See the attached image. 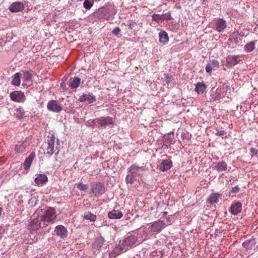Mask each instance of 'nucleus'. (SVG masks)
<instances>
[{"instance_id": "f257e3e1", "label": "nucleus", "mask_w": 258, "mask_h": 258, "mask_svg": "<svg viewBox=\"0 0 258 258\" xmlns=\"http://www.w3.org/2000/svg\"><path fill=\"white\" fill-rule=\"evenodd\" d=\"M47 224L41 219L40 216L34 218L29 222L28 229L30 232L31 234L29 236L30 239H27V243L32 244L38 240V237L36 235H33V232H39L43 228H46Z\"/></svg>"}, {"instance_id": "f03ea898", "label": "nucleus", "mask_w": 258, "mask_h": 258, "mask_svg": "<svg viewBox=\"0 0 258 258\" xmlns=\"http://www.w3.org/2000/svg\"><path fill=\"white\" fill-rule=\"evenodd\" d=\"M146 232L144 229H140L132 233H128L127 236L124 238L122 242L123 247H132L137 243H140L146 239Z\"/></svg>"}, {"instance_id": "7ed1b4c3", "label": "nucleus", "mask_w": 258, "mask_h": 258, "mask_svg": "<svg viewBox=\"0 0 258 258\" xmlns=\"http://www.w3.org/2000/svg\"><path fill=\"white\" fill-rule=\"evenodd\" d=\"M127 174L125 180L127 184H132L137 180V177L143 176L146 171L144 166H139L136 164H132L127 169Z\"/></svg>"}, {"instance_id": "20e7f679", "label": "nucleus", "mask_w": 258, "mask_h": 258, "mask_svg": "<svg viewBox=\"0 0 258 258\" xmlns=\"http://www.w3.org/2000/svg\"><path fill=\"white\" fill-rule=\"evenodd\" d=\"M57 215L55 210L53 208L49 207L45 210L43 214L40 216L41 219L45 223H53L56 218Z\"/></svg>"}, {"instance_id": "39448f33", "label": "nucleus", "mask_w": 258, "mask_h": 258, "mask_svg": "<svg viewBox=\"0 0 258 258\" xmlns=\"http://www.w3.org/2000/svg\"><path fill=\"white\" fill-rule=\"evenodd\" d=\"M55 137L54 134H51L47 136L46 143L47 147L46 149V157H51L54 153V143Z\"/></svg>"}, {"instance_id": "423d86ee", "label": "nucleus", "mask_w": 258, "mask_h": 258, "mask_svg": "<svg viewBox=\"0 0 258 258\" xmlns=\"http://www.w3.org/2000/svg\"><path fill=\"white\" fill-rule=\"evenodd\" d=\"M92 194L96 197H99L103 194L105 191V187L103 184L100 182H95L91 184Z\"/></svg>"}, {"instance_id": "0eeeda50", "label": "nucleus", "mask_w": 258, "mask_h": 258, "mask_svg": "<svg viewBox=\"0 0 258 258\" xmlns=\"http://www.w3.org/2000/svg\"><path fill=\"white\" fill-rule=\"evenodd\" d=\"M241 57L239 55H228L226 57L225 65L228 68H231L240 62L241 60Z\"/></svg>"}, {"instance_id": "6e6552de", "label": "nucleus", "mask_w": 258, "mask_h": 258, "mask_svg": "<svg viewBox=\"0 0 258 258\" xmlns=\"http://www.w3.org/2000/svg\"><path fill=\"white\" fill-rule=\"evenodd\" d=\"M12 101L16 102L23 103L26 100V97L23 92L21 91H15L10 94Z\"/></svg>"}, {"instance_id": "1a4fd4ad", "label": "nucleus", "mask_w": 258, "mask_h": 258, "mask_svg": "<svg viewBox=\"0 0 258 258\" xmlns=\"http://www.w3.org/2000/svg\"><path fill=\"white\" fill-rule=\"evenodd\" d=\"M113 124V118L110 116L98 117V128H105L107 126L112 125Z\"/></svg>"}, {"instance_id": "9d476101", "label": "nucleus", "mask_w": 258, "mask_h": 258, "mask_svg": "<svg viewBox=\"0 0 258 258\" xmlns=\"http://www.w3.org/2000/svg\"><path fill=\"white\" fill-rule=\"evenodd\" d=\"M151 17L152 20L157 23L162 22L165 20H173V18L171 16V13L169 12L165 13L162 15L154 14L151 16Z\"/></svg>"}, {"instance_id": "9b49d317", "label": "nucleus", "mask_w": 258, "mask_h": 258, "mask_svg": "<svg viewBox=\"0 0 258 258\" xmlns=\"http://www.w3.org/2000/svg\"><path fill=\"white\" fill-rule=\"evenodd\" d=\"M165 222L162 220H157L152 223L150 227V230L152 232H160L163 229L166 227Z\"/></svg>"}, {"instance_id": "f8f14e48", "label": "nucleus", "mask_w": 258, "mask_h": 258, "mask_svg": "<svg viewBox=\"0 0 258 258\" xmlns=\"http://www.w3.org/2000/svg\"><path fill=\"white\" fill-rule=\"evenodd\" d=\"M108 14V10L106 7H101L92 13V16L96 20H101L105 18Z\"/></svg>"}, {"instance_id": "ddd939ff", "label": "nucleus", "mask_w": 258, "mask_h": 258, "mask_svg": "<svg viewBox=\"0 0 258 258\" xmlns=\"http://www.w3.org/2000/svg\"><path fill=\"white\" fill-rule=\"evenodd\" d=\"M29 146V141L27 138L24 140L18 142L15 146L14 150L16 153H20L24 152L26 148Z\"/></svg>"}, {"instance_id": "4468645a", "label": "nucleus", "mask_w": 258, "mask_h": 258, "mask_svg": "<svg viewBox=\"0 0 258 258\" xmlns=\"http://www.w3.org/2000/svg\"><path fill=\"white\" fill-rule=\"evenodd\" d=\"M214 29L218 32H222L227 27L226 20L219 18L215 20Z\"/></svg>"}, {"instance_id": "2eb2a0df", "label": "nucleus", "mask_w": 258, "mask_h": 258, "mask_svg": "<svg viewBox=\"0 0 258 258\" xmlns=\"http://www.w3.org/2000/svg\"><path fill=\"white\" fill-rule=\"evenodd\" d=\"M78 100L81 102L87 101L88 103L92 104L96 101V98L92 93H88L80 96Z\"/></svg>"}, {"instance_id": "dca6fc26", "label": "nucleus", "mask_w": 258, "mask_h": 258, "mask_svg": "<svg viewBox=\"0 0 258 258\" xmlns=\"http://www.w3.org/2000/svg\"><path fill=\"white\" fill-rule=\"evenodd\" d=\"M47 108L49 111L55 113H59L62 109V107L54 100H51L48 102Z\"/></svg>"}, {"instance_id": "f3484780", "label": "nucleus", "mask_w": 258, "mask_h": 258, "mask_svg": "<svg viewBox=\"0 0 258 258\" xmlns=\"http://www.w3.org/2000/svg\"><path fill=\"white\" fill-rule=\"evenodd\" d=\"M242 208V204L239 202H236L231 205L229 211L233 215H237L241 212Z\"/></svg>"}, {"instance_id": "a211bd4d", "label": "nucleus", "mask_w": 258, "mask_h": 258, "mask_svg": "<svg viewBox=\"0 0 258 258\" xmlns=\"http://www.w3.org/2000/svg\"><path fill=\"white\" fill-rule=\"evenodd\" d=\"M54 232L56 235L60 238L64 239L67 237L68 230L63 225H59L55 227Z\"/></svg>"}, {"instance_id": "6ab92c4d", "label": "nucleus", "mask_w": 258, "mask_h": 258, "mask_svg": "<svg viewBox=\"0 0 258 258\" xmlns=\"http://www.w3.org/2000/svg\"><path fill=\"white\" fill-rule=\"evenodd\" d=\"M24 8L25 6L23 2H17L12 3L9 7V10L11 12L16 13L22 11Z\"/></svg>"}, {"instance_id": "aec40b11", "label": "nucleus", "mask_w": 258, "mask_h": 258, "mask_svg": "<svg viewBox=\"0 0 258 258\" xmlns=\"http://www.w3.org/2000/svg\"><path fill=\"white\" fill-rule=\"evenodd\" d=\"M219 67V62L217 60H211L206 66L205 69L207 73H211L212 70H216Z\"/></svg>"}, {"instance_id": "412c9836", "label": "nucleus", "mask_w": 258, "mask_h": 258, "mask_svg": "<svg viewBox=\"0 0 258 258\" xmlns=\"http://www.w3.org/2000/svg\"><path fill=\"white\" fill-rule=\"evenodd\" d=\"M35 153L34 152H32L28 157L26 158L23 163L24 168L25 170H28L30 169L32 161L35 158Z\"/></svg>"}, {"instance_id": "4be33fe9", "label": "nucleus", "mask_w": 258, "mask_h": 258, "mask_svg": "<svg viewBox=\"0 0 258 258\" xmlns=\"http://www.w3.org/2000/svg\"><path fill=\"white\" fill-rule=\"evenodd\" d=\"M104 238L102 236L100 235L96 237L92 244L93 248L98 251L99 250L100 248L104 245Z\"/></svg>"}, {"instance_id": "5701e85b", "label": "nucleus", "mask_w": 258, "mask_h": 258, "mask_svg": "<svg viewBox=\"0 0 258 258\" xmlns=\"http://www.w3.org/2000/svg\"><path fill=\"white\" fill-rule=\"evenodd\" d=\"M207 86L203 82H198L195 85V92L199 95L206 92Z\"/></svg>"}, {"instance_id": "b1692460", "label": "nucleus", "mask_w": 258, "mask_h": 258, "mask_svg": "<svg viewBox=\"0 0 258 258\" xmlns=\"http://www.w3.org/2000/svg\"><path fill=\"white\" fill-rule=\"evenodd\" d=\"M214 164L215 165L214 167H213V169L216 170L218 172L226 171L227 169V164L225 161L223 160Z\"/></svg>"}, {"instance_id": "393cba45", "label": "nucleus", "mask_w": 258, "mask_h": 258, "mask_svg": "<svg viewBox=\"0 0 258 258\" xmlns=\"http://www.w3.org/2000/svg\"><path fill=\"white\" fill-rule=\"evenodd\" d=\"M172 166V162L170 160H163L159 166V169L162 172H165L170 169Z\"/></svg>"}, {"instance_id": "a878e982", "label": "nucleus", "mask_w": 258, "mask_h": 258, "mask_svg": "<svg viewBox=\"0 0 258 258\" xmlns=\"http://www.w3.org/2000/svg\"><path fill=\"white\" fill-rule=\"evenodd\" d=\"M34 181L37 186H41L47 182L48 177L44 174H39L37 175Z\"/></svg>"}, {"instance_id": "bb28decb", "label": "nucleus", "mask_w": 258, "mask_h": 258, "mask_svg": "<svg viewBox=\"0 0 258 258\" xmlns=\"http://www.w3.org/2000/svg\"><path fill=\"white\" fill-rule=\"evenodd\" d=\"M123 216L122 212L118 210H113L108 213V217L111 219H120Z\"/></svg>"}, {"instance_id": "cd10ccee", "label": "nucleus", "mask_w": 258, "mask_h": 258, "mask_svg": "<svg viewBox=\"0 0 258 258\" xmlns=\"http://www.w3.org/2000/svg\"><path fill=\"white\" fill-rule=\"evenodd\" d=\"M174 143V136L173 132H170L167 137H166L164 141L163 145L167 148L170 147V145Z\"/></svg>"}, {"instance_id": "c85d7f7f", "label": "nucleus", "mask_w": 258, "mask_h": 258, "mask_svg": "<svg viewBox=\"0 0 258 258\" xmlns=\"http://www.w3.org/2000/svg\"><path fill=\"white\" fill-rule=\"evenodd\" d=\"M69 86L72 89H77L78 88L80 84H81V79L78 77H75L74 78H71L69 81Z\"/></svg>"}, {"instance_id": "c756f323", "label": "nucleus", "mask_w": 258, "mask_h": 258, "mask_svg": "<svg viewBox=\"0 0 258 258\" xmlns=\"http://www.w3.org/2000/svg\"><path fill=\"white\" fill-rule=\"evenodd\" d=\"M255 239L254 238H251L244 241L242 244V246L243 247L248 250L251 249L255 246Z\"/></svg>"}, {"instance_id": "7c9ffc66", "label": "nucleus", "mask_w": 258, "mask_h": 258, "mask_svg": "<svg viewBox=\"0 0 258 258\" xmlns=\"http://www.w3.org/2000/svg\"><path fill=\"white\" fill-rule=\"evenodd\" d=\"M159 41L163 45H165L169 41V37L167 33L165 31H161L159 33Z\"/></svg>"}, {"instance_id": "2f4dec72", "label": "nucleus", "mask_w": 258, "mask_h": 258, "mask_svg": "<svg viewBox=\"0 0 258 258\" xmlns=\"http://www.w3.org/2000/svg\"><path fill=\"white\" fill-rule=\"evenodd\" d=\"M23 73V79L24 82H27L30 81L33 76L34 72L32 70H22Z\"/></svg>"}, {"instance_id": "473e14b6", "label": "nucleus", "mask_w": 258, "mask_h": 258, "mask_svg": "<svg viewBox=\"0 0 258 258\" xmlns=\"http://www.w3.org/2000/svg\"><path fill=\"white\" fill-rule=\"evenodd\" d=\"M239 36V34L238 32H235L232 33V34L230 35L228 40V45H230L233 43H234L235 44H238L239 42L238 40Z\"/></svg>"}, {"instance_id": "72a5a7b5", "label": "nucleus", "mask_w": 258, "mask_h": 258, "mask_svg": "<svg viewBox=\"0 0 258 258\" xmlns=\"http://www.w3.org/2000/svg\"><path fill=\"white\" fill-rule=\"evenodd\" d=\"M21 74L20 73H16L12 76V80L11 84L14 86H19L21 84Z\"/></svg>"}, {"instance_id": "f704fd0d", "label": "nucleus", "mask_w": 258, "mask_h": 258, "mask_svg": "<svg viewBox=\"0 0 258 258\" xmlns=\"http://www.w3.org/2000/svg\"><path fill=\"white\" fill-rule=\"evenodd\" d=\"M82 217L84 219L89 220L90 222H95L97 219L96 215L92 214L90 211L85 212Z\"/></svg>"}, {"instance_id": "c9c22d12", "label": "nucleus", "mask_w": 258, "mask_h": 258, "mask_svg": "<svg viewBox=\"0 0 258 258\" xmlns=\"http://www.w3.org/2000/svg\"><path fill=\"white\" fill-rule=\"evenodd\" d=\"M125 249L123 246L122 247L120 245L116 246L111 251V254L113 255L114 256H117L121 254L122 252L125 251Z\"/></svg>"}, {"instance_id": "e433bc0d", "label": "nucleus", "mask_w": 258, "mask_h": 258, "mask_svg": "<svg viewBox=\"0 0 258 258\" xmlns=\"http://www.w3.org/2000/svg\"><path fill=\"white\" fill-rule=\"evenodd\" d=\"M256 41H253L246 43L244 47V50L246 52H250L255 48V42Z\"/></svg>"}, {"instance_id": "4c0bfd02", "label": "nucleus", "mask_w": 258, "mask_h": 258, "mask_svg": "<svg viewBox=\"0 0 258 258\" xmlns=\"http://www.w3.org/2000/svg\"><path fill=\"white\" fill-rule=\"evenodd\" d=\"M98 117L94 119H89L86 122V125L88 127L95 128L96 127H98Z\"/></svg>"}, {"instance_id": "58836bf2", "label": "nucleus", "mask_w": 258, "mask_h": 258, "mask_svg": "<svg viewBox=\"0 0 258 258\" xmlns=\"http://www.w3.org/2000/svg\"><path fill=\"white\" fill-rule=\"evenodd\" d=\"M16 117L18 119H22L24 118L25 112L22 107H19L15 109Z\"/></svg>"}, {"instance_id": "ea45409f", "label": "nucleus", "mask_w": 258, "mask_h": 258, "mask_svg": "<svg viewBox=\"0 0 258 258\" xmlns=\"http://www.w3.org/2000/svg\"><path fill=\"white\" fill-rule=\"evenodd\" d=\"M215 88H212L211 92V96L214 100H218L221 98V94L218 92V89H217L216 91L214 90Z\"/></svg>"}, {"instance_id": "a19ab883", "label": "nucleus", "mask_w": 258, "mask_h": 258, "mask_svg": "<svg viewBox=\"0 0 258 258\" xmlns=\"http://www.w3.org/2000/svg\"><path fill=\"white\" fill-rule=\"evenodd\" d=\"M219 195L218 194H212L210 195L208 201L210 204L217 203L218 201Z\"/></svg>"}, {"instance_id": "79ce46f5", "label": "nucleus", "mask_w": 258, "mask_h": 258, "mask_svg": "<svg viewBox=\"0 0 258 258\" xmlns=\"http://www.w3.org/2000/svg\"><path fill=\"white\" fill-rule=\"evenodd\" d=\"M93 4L89 0H85L83 3V7L86 10H89L93 6Z\"/></svg>"}, {"instance_id": "37998d69", "label": "nucleus", "mask_w": 258, "mask_h": 258, "mask_svg": "<svg viewBox=\"0 0 258 258\" xmlns=\"http://www.w3.org/2000/svg\"><path fill=\"white\" fill-rule=\"evenodd\" d=\"M77 188L80 190L85 191L88 188V185L85 184L79 183L77 184Z\"/></svg>"}, {"instance_id": "c03bdc74", "label": "nucleus", "mask_w": 258, "mask_h": 258, "mask_svg": "<svg viewBox=\"0 0 258 258\" xmlns=\"http://www.w3.org/2000/svg\"><path fill=\"white\" fill-rule=\"evenodd\" d=\"M240 191V188L238 185H236L234 187H232L230 190V193L232 194H236L239 192Z\"/></svg>"}, {"instance_id": "a18cd8bd", "label": "nucleus", "mask_w": 258, "mask_h": 258, "mask_svg": "<svg viewBox=\"0 0 258 258\" xmlns=\"http://www.w3.org/2000/svg\"><path fill=\"white\" fill-rule=\"evenodd\" d=\"M120 29L119 27H116L112 31V34L115 36H118L120 33Z\"/></svg>"}, {"instance_id": "49530a36", "label": "nucleus", "mask_w": 258, "mask_h": 258, "mask_svg": "<svg viewBox=\"0 0 258 258\" xmlns=\"http://www.w3.org/2000/svg\"><path fill=\"white\" fill-rule=\"evenodd\" d=\"M165 75V81L167 85H170L171 84V82L172 81V78L168 76L166 74Z\"/></svg>"}, {"instance_id": "de8ad7c7", "label": "nucleus", "mask_w": 258, "mask_h": 258, "mask_svg": "<svg viewBox=\"0 0 258 258\" xmlns=\"http://www.w3.org/2000/svg\"><path fill=\"white\" fill-rule=\"evenodd\" d=\"M216 132L215 133V134L217 136H222L226 134V132L224 130L219 131L218 130H216Z\"/></svg>"}, {"instance_id": "09e8293b", "label": "nucleus", "mask_w": 258, "mask_h": 258, "mask_svg": "<svg viewBox=\"0 0 258 258\" xmlns=\"http://www.w3.org/2000/svg\"><path fill=\"white\" fill-rule=\"evenodd\" d=\"M250 152L253 155H255L258 158V150L254 148H251Z\"/></svg>"}, {"instance_id": "8fccbe9b", "label": "nucleus", "mask_w": 258, "mask_h": 258, "mask_svg": "<svg viewBox=\"0 0 258 258\" xmlns=\"http://www.w3.org/2000/svg\"><path fill=\"white\" fill-rule=\"evenodd\" d=\"M126 26L128 27V29L132 30L133 29V25L131 23H129L126 25Z\"/></svg>"}, {"instance_id": "3c124183", "label": "nucleus", "mask_w": 258, "mask_h": 258, "mask_svg": "<svg viewBox=\"0 0 258 258\" xmlns=\"http://www.w3.org/2000/svg\"><path fill=\"white\" fill-rule=\"evenodd\" d=\"M167 214V212H163L162 213V217H163L165 216Z\"/></svg>"}, {"instance_id": "603ef678", "label": "nucleus", "mask_w": 258, "mask_h": 258, "mask_svg": "<svg viewBox=\"0 0 258 258\" xmlns=\"http://www.w3.org/2000/svg\"><path fill=\"white\" fill-rule=\"evenodd\" d=\"M50 229V227H49V228H48L46 230V232H49Z\"/></svg>"}, {"instance_id": "864d4df0", "label": "nucleus", "mask_w": 258, "mask_h": 258, "mask_svg": "<svg viewBox=\"0 0 258 258\" xmlns=\"http://www.w3.org/2000/svg\"><path fill=\"white\" fill-rule=\"evenodd\" d=\"M58 154H59V151H57V152L55 154V156H57V155H58Z\"/></svg>"}, {"instance_id": "5fc2aeb1", "label": "nucleus", "mask_w": 258, "mask_h": 258, "mask_svg": "<svg viewBox=\"0 0 258 258\" xmlns=\"http://www.w3.org/2000/svg\"><path fill=\"white\" fill-rule=\"evenodd\" d=\"M94 1H96V2H99V1H100L101 0H94Z\"/></svg>"}, {"instance_id": "6e6d98bb", "label": "nucleus", "mask_w": 258, "mask_h": 258, "mask_svg": "<svg viewBox=\"0 0 258 258\" xmlns=\"http://www.w3.org/2000/svg\"><path fill=\"white\" fill-rule=\"evenodd\" d=\"M167 221H169V218H167Z\"/></svg>"}, {"instance_id": "4d7b16f0", "label": "nucleus", "mask_w": 258, "mask_h": 258, "mask_svg": "<svg viewBox=\"0 0 258 258\" xmlns=\"http://www.w3.org/2000/svg\"><path fill=\"white\" fill-rule=\"evenodd\" d=\"M167 221H169V218H167Z\"/></svg>"}, {"instance_id": "13d9d810", "label": "nucleus", "mask_w": 258, "mask_h": 258, "mask_svg": "<svg viewBox=\"0 0 258 258\" xmlns=\"http://www.w3.org/2000/svg\"><path fill=\"white\" fill-rule=\"evenodd\" d=\"M58 141H59L58 139H57V142H58Z\"/></svg>"}]
</instances>
